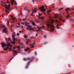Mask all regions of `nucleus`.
Returning <instances> with one entry per match:
<instances>
[{
	"label": "nucleus",
	"mask_w": 74,
	"mask_h": 74,
	"mask_svg": "<svg viewBox=\"0 0 74 74\" xmlns=\"http://www.w3.org/2000/svg\"><path fill=\"white\" fill-rule=\"evenodd\" d=\"M53 22H54V21L53 20L51 19L50 20V21L49 22L48 24H46V26L48 28H49V27L51 28V32H53V30H54V26L53 25H51V23L52 24V23H53Z\"/></svg>",
	"instance_id": "1"
},
{
	"label": "nucleus",
	"mask_w": 74,
	"mask_h": 74,
	"mask_svg": "<svg viewBox=\"0 0 74 74\" xmlns=\"http://www.w3.org/2000/svg\"><path fill=\"white\" fill-rule=\"evenodd\" d=\"M15 36H16V34H15V32H14L13 33V35H12V38H13V40L14 41H15V40H16V41H18V38H15Z\"/></svg>",
	"instance_id": "2"
},
{
	"label": "nucleus",
	"mask_w": 74,
	"mask_h": 74,
	"mask_svg": "<svg viewBox=\"0 0 74 74\" xmlns=\"http://www.w3.org/2000/svg\"><path fill=\"white\" fill-rule=\"evenodd\" d=\"M6 3H8V4H9L8 5V7H5V9H7V10H8V11H10V3L8 1H7L6 2Z\"/></svg>",
	"instance_id": "3"
},
{
	"label": "nucleus",
	"mask_w": 74,
	"mask_h": 74,
	"mask_svg": "<svg viewBox=\"0 0 74 74\" xmlns=\"http://www.w3.org/2000/svg\"><path fill=\"white\" fill-rule=\"evenodd\" d=\"M10 3L12 5H14V4L15 5H17V3H16V1H15L14 0H11Z\"/></svg>",
	"instance_id": "4"
},
{
	"label": "nucleus",
	"mask_w": 74,
	"mask_h": 74,
	"mask_svg": "<svg viewBox=\"0 0 74 74\" xmlns=\"http://www.w3.org/2000/svg\"><path fill=\"white\" fill-rule=\"evenodd\" d=\"M44 6H42V7L39 8V9L40 10V11H42V12H45V10L44 9Z\"/></svg>",
	"instance_id": "5"
},
{
	"label": "nucleus",
	"mask_w": 74,
	"mask_h": 74,
	"mask_svg": "<svg viewBox=\"0 0 74 74\" xmlns=\"http://www.w3.org/2000/svg\"><path fill=\"white\" fill-rule=\"evenodd\" d=\"M5 40L7 41L6 44H7V46H10V45L11 44L8 41V39L7 38H6Z\"/></svg>",
	"instance_id": "6"
},
{
	"label": "nucleus",
	"mask_w": 74,
	"mask_h": 74,
	"mask_svg": "<svg viewBox=\"0 0 74 74\" xmlns=\"http://www.w3.org/2000/svg\"><path fill=\"white\" fill-rule=\"evenodd\" d=\"M13 51L14 52V53L13 54L14 56L15 55V54H18V52H17V51H16L13 50Z\"/></svg>",
	"instance_id": "7"
},
{
	"label": "nucleus",
	"mask_w": 74,
	"mask_h": 74,
	"mask_svg": "<svg viewBox=\"0 0 74 74\" xmlns=\"http://www.w3.org/2000/svg\"><path fill=\"white\" fill-rule=\"evenodd\" d=\"M7 31V28H5L3 31V32L4 33H6Z\"/></svg>",
	"instance_id": "8"
},
{
	"label": "nucleus",
	"mask_w": 74,
	"mask_h": 74,
	"mask_svg": "<svg viewBox=\"0 0 74 74\" xmlns=\"http://www.w3.org/2000/svg\"><path fill=\"white\" fill-rule=\"evenodd\" d=\"M7 45V44H5L4 42H3L2 44V47L3 48H4L5 46H6Z\"/></svg>",
	"instance_id": "9"
},
{
	"label": "nucleus",
	"mask_w": 74,
	"mask_h": 74,
	"mask_svg": "<svg viewBox=\"0 0 74 74\" xmlns=\"http://www.w3.org/2000/svg\"><path fill=\"white\" fill-rule=\"evenodd\" d=\"M30 60V58H24L23 59V60H24V61H25V60Z\"/></svg>",
	"instance_id": "10"
},
{
	"label": "nucleus",
	"mask_w": 74,
	"mask_h": 74,
	"mask_svg": "<svg viewBox=\"0 0 74 74\" xmlns=\"http://www.w3.org/2000/svg\"><path fill=\"white\" fill-rule=\"evenodd\" d=\"M61 26V25L60 24H58L57 25V29H59V26Z\"/></svg>",
	"instance_id": "11"
},
{
	"label": "nucleus",
	"mask_w": 74,
	"mask_h": 74,
	"mask_svg": "<svg viewBox=\"0 0 74 74\" xmlns=\"http://www.w3.org/2000/svg\"><path fill=\"white\" fill-rule=\"evenodd\" d=\"M33 11L35 12H36L37 11V10L36 9H35L33 10Z\"/></svg>",
	"instance_id": "12"
},
{
	"label": "nucleus",
	"mask_w": 74,
	"mask_h": 74,
	"mask_svg": "<svg viewBox=\"0 0 74 74\" xmlns=\"http://www.w3.org/2000/svg\"><path fill=\"white\" fill-rule=\"evenodd\" d=\"M11 18L13 19V21H14V20H15V19H16V17H11Z\"/></svg>",
	"instance_id": "13"
},
{
	"label": "nucleus",
	"mask_w": 74,
	"mask_h": 74,
	"mask_svg": "<svg viewBox=\"0 0 74 74\" xmlns=\"http://www.w3.org/2000/svg\"><path fill=\"white\" fill-rule=\"evenodd\" d=\"M29 49V48H27L26 49H24L25 51H27Z\"/></svg>",
	"instance_id": "14"
},
{
	"label": "nucleus",
	"mask_w": 74,
	"mask_h": 74,
	"mask_svg": "<svg viewBox=\"0 0 74 74\" xmlns=\"http://www.w3.org/2000/svg\"><path fill=\"white\" fill-rule=\"evenodd\" d=\"M25 25L26 26H29V24H30V23H26L25 22Z\"/></svg>",
	"instance_id": "15"
},
{
	"label": "nucleus",
	"mask_w": 74,
	"mask_h": 74,
	"mask_svg": "<svg viewBox=\"0 0 74 74\" xmlns=\"http://www.w3.org/2000/svg\"><path fill=\"white\" fill-rule=\"evenodd\" d=\"M35 21L36 23H39V21H38L37 20V19H35Z\"/></svg>",
	"instance_id": "16"
},
{
	"label": "nucleus",
	"mask_w": 74,
	"mask_h": 74,
	"mask_svg": "<svg viewBox=\"0 0 74 74\" xmlns=\"http://www.w3.org/2000/svg\"><path fill=\"white\" fill-rule=\"evenodd\" d=\"M32 25H34V26H36V23H35L34 22H33L32 23Z\"/></svg>",
	"instance_id": "17"
},
{
	"label": "nucleus",
	"mask_w": 74,
	"mask_h": 74,
	"mask_svg": "<svg viewBox=\"0 0 74 74\" xmlns=\"http://www.w3.org/2000/svg\"><path fill=\"white\" fill-rule=\"evenodd\" d=\"M9 48V47L8 46H7V48L4 49V50H7V49H8Z\"/></svg>",
	"instance_id": "18"
},
{
	"label": "nucleus",
	"mask_w": 74,
	"mask_h": 74,
	"mask_svg": "<svg viewBox=\"0 0 74 74\" xmlns=\"http://www.w3.org/2000/svg\"><path fill=\"white\" fill-rule=\"evenodd\" d=\"M37 29H41V27H40L39 26H38L37 27Z\"/></svg>",
	"instance_id": "19"
},
{
	"label": "nucleus",
	"mask_w": 74,
	"mask_h": 74,
	"mask_svg": "<svg viewBox=\"0 0 74 74\" xmlns=\"http://www.w3.org/2000/svg\"><path fill=\"white\" fill-rule=\"evenodd\" d=\"M39 18L40 19H42H42H43V17H42L39 16Z\"/></svg>",
	"instance_id": "20"
},
{
	"label": "nucleus",
	"mask_w": 74,
	"mask_h": 74,
	"mask_svg": "<svg viewBox=\"0 0 74 74\" xmlns=\"http://www.w3.org/2000/svg\"><path fill=\"white\" fill-rule=\"evenodd\" d=\"M5 12H6L7 13V12H8V13H9V12H8V9H6V10H5Z\"/></svg>",
	"instance_id": "21"
},
{
	"label": "nucleus",
	"mask_w": 74,
	"mask_h": 74,
	"mask_svg": "<svg viewBox=\"0 0 74 74\" xmlns=\"http://www.w3.org/2000/svg\"><path fill=\"white\" fill-rule=\"evenodd\" d=\"M27 38V36L26 35H25L24 36V38Z\"/></svg>",
	"instance_id": "22"
},
{
	"label": "nucleus",
	"mask_w": 74,
	"mask_h": 74,
	"mask_svg": "<svg viewBox=\"0 0 74 74\" xmlns=\"http://www.w3.org/2000/svg\"><path fill=\"white\" fill-rule=\"evenodd\" d=\"M12 43L13 44H14L15 43V41H13L12 42Z\"/></svg>",
	"instance_id": "23"
},
{
	"label": "nucleus",
	"mask_w": 74,
	"mask_h": 74,
	"mask_svg": "<svg viewBox=\"0 0 74 74\" xmlns=\"http://www.w3.org/2000/svg\"><path fill=\"white\" fill-rule=\"evenodd\" d=\"M70 10V8H67L66 9L65 11H67V10Z\"/></svg>",
	"instance_id": "24"
},
{
	"label": "nucleus",
	"mask_w": 74,
	"mask_h": 74,
	"mask_svg": "<svg viewBox=\"0 0 74 74\" xmlns=\"http://www.w3.org/2000/svg\"><path fill=\"white\" fill-rule=\"evenodd\" d=\"M35 43H36V42L34 41H33L32 42V44H33V45H34L35 44Z\"/></svg>",
	"instance_id": "25"
},
{
	"label": "nucleus",
	"mask_w": 74,
	"mask_h": 74,
	"mask_svg": "<svg viewBox=\"0 0 74 74\" xmlns=\"http://www.w3.org/2000/svg\"><path fill=\"white\" fill-rule=\"evenodd\" d=\"M13 58H14V57H12V58H11L10 60H9V62H10V61H11V60H12V59H13Z\"/></svg>",
	"instance_id": "26"
},
{
	"label": "nucleus",
	"mask_w": 74,
	"mask_h": 74,
	"mask_svg": "<svg viewBox=\"0 0 74 74\" xmlns=\"http://www.w3.org/2000/svg\"><path fill=\"white\" fill-rule=\"evenodd\" d=\"M62 21L63 22V23L65 22V20H64V19H62Z\"/></svg>",
	"instance_id": "27"
},
{
	"label": "nucleus",
	"mask_w": 74,
	"mask_h": 74,
	"mask_svg": "<svg viewBox=\"0 0 74 74\" xmlns=\"http://www.w3.org/2000/svg\"><path fill=\"white\" fill-rule=\"evenodd\" d=\"M29 30H33V28H30Z\"/></svg>",
	"instance_id": "28"
},
{
	"label": "nucleus",
	"mask_w": 74,
	"mask_h": 74,
	"mask_svg": "<svg viewBox=\"0 0 74 74\" xmlns=\"http://www.w3.org/2000/svg\"><path fill=\"white\" fill-rule=\"evenodd\" d=\"M29 27H32V26L31 25H29V27H28V28H29Z\"/></svg>",
	"instance_id": "29"
},
{
	"label": "nucleus",
	"mask_w": 74,
	"mask_h": 74,
	"mask_svg": "<svg viewBox=\"0 0 74 74\" xmlns=\"http://www.w3.org/2000/svg\"><path fill=\"white\" fill-rule=\"evenodd\" d=\"M55 16H56V18H58V16L57 14H56V15Z\"/></svg>",
	"instance_id": "30"
},
{
	"label": "nucleus",
	"mask_w": 74,
	"mask_h": 74,
	"mask_svg": "<svg viewBox=\"0 0 74 74\" xmlns=\"http://www.w3.org/2000/svg\"><path fill=\"white\" fill-rule=\"evenodd\" d=\"M9 23H10V21L9 20L7 21V23H8V25H9Z\"/></svg>",
	"instance_id": "31"
},
{
	"label": "nucleus",
	"mask_w": 74,
	"mask_h": 74,
	"mask_svg": "<svg viewBox=\"0 0 74 74\" xmlns=\"http://www.w3.org/2000/svg\"><path fill=\"white\" fill-rule=\"evenodd\" d=\"M70 17V15L68 14L67 16H66V18H68V17Z\"/></svg>",
	"instance_id": "32"
},
{
	"label": "nucleus",
	"mask_w": 74,
	"mask_h": 74,
	"mask_svg": "<svg viewBox=\"0 0 74 74\" xmlns=\"http://www.w3.org/2000/svg\"><path fill=\"white\" fill-rule=\"evenodd\" d=\"M20 46H17V48H20Z\"/></svg>",
	"instance_id": "33"
},
{
	"label": "nucleus",
	"mask_w": 74,
	"mask_h": 74,
	"mask_svg": "<svg viewBox=\"0 0 74 74\" xmlns=\"http://www.w3.org/2000/svg\"><path fill=\"white\" fill-rule=\"evenodd\" d=\"M30 64V62H27V65H29Z\"/></svg>",
	"instance_id": "34"
},
{
	"label": "nucleus",
	"mask_w": 74,
	"mask_h": 74,
	"mask_svg": "<svg viewBox=\"0 0 74 74\" xmlns=\"http://www.w3.org/2000/svg\"><path fill=\"white\" fill-rule=\"evenodd\" d=\"M63 8H62L60 9H59V10H63Z\"/></svg>",
	"instance_id": "35"
},
{
	"label": "nucleus",
	"mask_w": 74,
	"mask_h": 74,
	"mask_svg": "<svg viewBox=\"0 0 74 74\" xmlns=\"http://www.w3.org/2000/svg\"><path fill=\"white\" fill-rule=\"evenodd\" d=\"M41 15V14H40V13H39V17Z\"/></svg>",
	"instance_id": "36"
},
{
	"label": "nucleus",
	"mask_w": 74,
	"mask_h": 74,
	"mask_svg": "<svg viewBox=\"0 0 74 74\" xmlns=\"http://www.w3.org/2000/svg\"><path fill=\"white\" fill-rule=\"evenodd\" d=\"M44 38H46V37H47V36L46 35H45L44 36Z\"/></svg>",
	"instance_id": "37"
},
{
	"label": "nucleus",
	"mask_w": 74,
	"mask_h": 74,
	"mask_svg": "<svg viewBox=\"0 0 74 74\" xmlns=\"http://www.w3.org/2000/svg\"><path fill=\"white\" fill-rule=\"evenodd\" d=\"M29 45V46H33V45H32V44H30Z\"/></svg>",
	"instance_id": "38"
},
{
	"label": "nucleus",
	"mask_w": 74,
	"mask_h": 74,
	"mask_svg": "<svg viewBox=\"0 0 74 74\" xmlns=\"http://www.w3.org/2000/svg\"><path fill=\"white\" fill-rule=\"evenodd\" d=\"M35 55H37V52H35Z\"/></svg>",
	"instance_id": "39"
},
{
	"label": "nucleus",
	"mask_w": 74,
	"mask_h": 74,
	"mask_svg": "<svg viewBox=\"0 0 74 74\" xmlns=\"http://www.w3.org/2000/svg\"><path fill=\"white\" fill-rule=\"evenodd\" d=\"M54 21H55V22H58V20H55Z\"/></svg>",
	"instance_id": "40"
},
{
	"label": "nucleus",
	"mask_w": 74,
	"mask_h": 74,
	"mask_svg": "<svg viewBox=\"0 0 74 74\" xmlns=\"http://www.w3.org/2000/svg\"><path fill=\"white\" fill-rule=\"evenodd\" d=\"M5 73L3 72L2 73H0V74H5Z\"/></svg>",
	"instance_id": "41"
},
{
	"label": "nucleus",
	"mask_w": 74,
	"mask_h": 74,
	"mask_svg": "<svg viewBox=\"0 0 74 74\" xmlns=\"http://www.w3.org/2000/svg\"><path fill=\"white\" fill-rule=\"evenodd\" d=\"M10 47V48H11V47H12V45H9Z\"/></svg>",
	"instance_id": "42"
},
{
	"label": "nucleus",
	"mask_w": 74,
	"mask_h": 74,
	"mask_svg": "<svg viewBox=\"0 0 74 74\" xmlns=\"http://www.w3.org/2000/svg\"><path fill=\"white\" fill-rule=\"evenodd\" d=\"M21 16H23V14L22 12H21Z\"/></svg>",
	"instance_id": "43"
},
{
	"label": "nucleus",
	"mask_w": 74,
	"mask_h": 74,
	"mask_svg": "<svg viewBox=\"0 0 74 74\" xmlns=\"http://www.w3.org/2000/svg\"><path fill=\"white\" fill-rule=\"evenodd\" d=\"M25 43H26V44H28V41L26 42H25Z\"/></svg>",
	"instance_id": "44"
},
{
	"label": "nucleus",
	"mask_w": 74,
	"mask_h": 74,
	"mask_svg": "<svg viewBox=\"0 0 74 74\" xmlns=\"http://www.w3.org/2000/svg\"><path fill=\"white\" fill-rule=\"evenodd\" d=\"M9 50H10V51H11V50H12V49H11V48H9Z\"/></svg>",
	"instance_id": "45"
},
{
	"label": "nucleus",
	"mask_w": 74,
	"mask_h": 74,
	"mask_svg": "<svg viewBox=\"0 0 74 74\" xmlns=\"http://www.w3.org/2000/svg\"><path fill=\"white\" fill-rule=\"evenodd\" d=\"M17 36H19V33H17Z\"/></svg>",
	"instance_id": "46"
},
{
	"label": "nucleus",
	"mask_w": 74,
	"mask_h": 74,
	"mask_svg": "<svg viewBox=\"0 0 74 74\" xmlns=\"http://www.w3.org/2000/svg\"><path fill=\"white\" fill-rule=\"evenodd\" d=\"M33 12H32V13L31 14V15H33Z\"/></svg>",
	"instance_id": "47"
},
{
	"label": "nucleus",
	"mask_w": 74,
	"mask_h": 74,
	"mask_svg": "<svg viewBox=\"0 0 74 74\" xmlns=\"http://www.w3.org/2000/svg\"><path fill=\"white\" fill-rule=\"evenodd\" d=\"M15 48H16V47H13V49H15Z\"/></svg>",
	"instance_id": "48"
},
{
	"label": "nucleus",
	"mask_w": 74,
	"mask_h": 74,
	"mask_svg": "<svg viewBox=\"0 0 74 74\" xmlns=\"http://www.w3.org/2000/svg\"><path fill=\"white\" fill-rule=\"evenodd\" d=\"M10 40V38H8V41Z\"/></svg>",
	"instance_id": "49"
},
{
	"label": "nucleus",
	"mask_w": 74,
	"mask_h": 74,
	"mask_svg": "<svg viewBox=\"0 0 74 74\" xmlns=\"http://www.w3.org/2000/svg\"><path fill=\"white\" fill-rule=\"evenodd\" d=\"M27 67H28V65L27 66H26V69H27Z\"/></svg>",
	"instance_id": "50"
},
{
	"label": "nucleus",
	"mask_w": 74,
	"mask_h": 74,
	"mask_svg": "<svg viewBox=\"0 0 74 74\" xmlns=\"http://www.w3.org/2000/svg\"><path fill=\"white\" fill-rule=\"evenodd\" d=\"M31 59H34V58L33 57H32V58H31Z\"/></svg>",
	"instance_id": "51"
},
{
	"label": "nucleus",
	"mask_w": 74,
	"mask_h": 74,
	"mask_svg": "<svg viewBox=\"0 0 74 74\" xmlns=\"http://www.w3.org/2000/svg\"><path fill=\"white\" fill-rule=\"evenodd\" d=\"M21 24H23V25H24V23H21Z\"/></svg>",
	"instance_id": "52"
},
{
	"label": "nucleus",
	"mask_w": 74,
	"mask_h": 74,
	"mask_svg": "<svg viewBox=\"0 0 74 74\" xmlns=\"http://www.w3.org/2000/svg\"><path fill=\"white\" fill-rule=\"evenodd\" d=\"M45 7H46V8H47V5H45Z\"/></svg>",
	"instance_id": "53"
},
{
	"label": "nucleus",
	"mask_w": 74,
	"mask_h": 74,
	"mask_svg": "<svg viewBox=\"0 0 74 74\" xmlns=\"http://www.w3.org/2000/svg\"><path fill=\"white\" fill-rule=\"evenodd\" d=\"M18 25H20V23H18Z\"/></svg>",
	"instance_id": "54"
},
{
	"label": "nucleus",
	"mask_w": 74,
	"mask_h": 74,
	"mask_svg": "<svg viewBox=\"0 0 74 74\" xmlns=\"http://www.w3.org/2000/svg\"><path fill=\"white\" fill-rule=\"evenodd\" d=\"M34 46H32L31 47V48H34Z\"/></svg>",
	"instance_id": "55"
},
{
	"label": "nucleus",
	"mask_w": 74,
	"mask_h": 74,
	"mask_svg": "<svg viewBox=\"0 0 74 74\" xmlns=\"http://www.w3.org/2000/svg\"><path fill=\"white\" fill-rule=\"evenodd\" d=\"M23 21H25V18H23Z\"/></svg>",
	"instance_id": "56"
},
{
	"label": "nucleus",
	"mask_w": 74,
	"mask_h": 74,
	"mask_svg": "<svg viewBox=\"0 0 74 74\" xmlns=\"http://www.w3.org/2000/svg\"><path fill=\"white\" fill-rule=\"evenodd\" d=\"M37 36H38V35H37V34H36V37H37Z\"/></svg>",
	"instance_id": "57"
},
{
	"label": "nucleus",
	"mask_w": 74,
	"mask_h": 74,
	"mask_svg": "<svg viewBox=\"0 0 74 74\" xmlns=\"http://www.w3.org/2000/svg\"><path fill=\"white\" fill-rule=\"evenodd\" d=\"M19 32L20 33H22V31H20Z\"/></svg>",
	"instance_id": "58"
},
{
	"label": "nucleus",
	"mask_w": 74,
	"mask_h": 74,
	"mask_svg": "<svg viewBox=\"0 0 74 74\" xmlns=\"http://www.w3.org/2000/svg\"><path fill=\"white\" fill-rule=\"evenodd\" d=\"M21 27L22 28H23V26H21Z\"/></svg>",
	"instance_id": "59"
},
{
	"label": "nucleus",
	"mask_w": 74,
	"mask_h": 74,
	"mask_svg": "<svg viewBox=\"0 0 74 74\" xmlns=\"http://www.w3.org/2000/svg\"><path fill=\"white\" fill-rule=\"evenodd\" d=\"M36 31H39V29H38Z\"/></svg>",
	"instance_id": "60"
},
{
	"label": "nucleus",
	"mask_w": 74,
	"mask_h": 74,
	"mask_svg": "<svg viewBox=\"0 0 74 74\" xmlns=\"http://www.w3.org/2000/svg\"><path fill=\"white\" fill-rule=\"evenodd\" d=\"M18 50H20V49H19V48H18Z\"/></svg>",
	"instance_id": "61"
},
{
	"label": "nucleus",
	"mask_w": 74,
	"mask_h": 74,
	"mask_svg": "<svg viewBox=\"0 0 74 74\" xmlns=\"http://www.w3.org/2000/svg\"><path fill=\"white\" fill-rule=\"evenodd\" d=\"M49 12H51V10H49Z\"/></svg>",
	"instance_id": "62"
},
{
	"label": "nucleus",
	"mask_w": 74,
	"mask_h": 74,
	"mask_svg": "<svg viewBox=\"0 0 74 74\" xmlns=\"http://www.w3.org/2000/svg\"><path fill=\"white\" fill-rule=\"evenodd\" d=\"M32 1H33V3H34V0H32Z\"/></svg>",
	"instance_id": "63"
},
{
	"label": "nucleus",
	"mask_w": 74,
	"mask_h": 74,
	"mask_svg": "<svg viewBox=\"0 0 74 74\" xmlns=\"http://www.w3.org/2000/svg\"><path fill=\"white\" fill-rule=\"evenodd\" d=\"M72 47H74V45L72 46Z\"/></svg>",
	"instance_id": "64"
}]
</instances>
